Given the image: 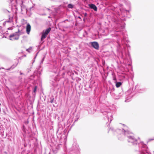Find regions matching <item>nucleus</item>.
Returning <instances> with one entry per match:
<instances>
[{
  "label": "nucleus",
  "mask_w": 154,
  "mask_h": 154,
  "mask_svg": "<svg viewBox=\"0 0 154 154\" xmlns=\"http://www.w3.org/2000/svg\"><path fill=\"white\" fill-rule=\"evenodd\" d=\"M34 61H35V60H34L33 61V63H33L34 62Z\"/></svg>",
  "instance_id": "31"
},
{
  "label": "nucleus",
  "mask_w": 154,
  "mask_h": 154,
  "mask_svg": "<svg viewBox=\"0 0 154 154\" xmlns=\"http://www.w3.org/2000/svg\"><path fill=\"white\" fill-rule=\"evenodd\" d=\"M113 80H115V81H116V78L115 77V76H113Z\"/></svg>",
  "instance_id": "21"
},
{
  "label": "nucleus",
  "mask_w": 154,
  "mask_h": 154,
  "mask_svg": "<svg viewBox=\"0 0 154 154\" xmlns=\"http://www.w3.org/2000/svg\"><path fill=\"white\" fill-rule=\"evenodd\" d=\"M48 18H52V17H51L50 16H49Z\"/></svg>",
  "instance_id": "28"
},
{
  "label": "nucleus",
  "mask_w": 154,
  "mask_h": 154,
  "mask_svg": "<svg viewBox=\"0 0 154 154\" xmlns=\"http://www.w3.org/2000/svg\"><path fill=\"white\" fill-rule=\"evenodd\" d=\"M37 89V87L36 86H35L33 90V91L34 92H35Z\"/></svg>",
  "instance_id": "19"
},
{
  "label": "nucleus",
  "mask_w": 154,
  "mask_h": 154,
  "mask_svg": "<svg viewBox=\"0 0 154 154\" xmlns=\"http://www.w3.org/2000/svg\"><path fill=\"white\" fill-rule=\"evenodd\" d=\"M24 128V125H23V128Z\"/></svg>",
  "instance_id": "30"
},
{
  "label": "nucleus",
  "mask_w": 154,
  "mask_h": 154,
  "mask_svg": "<svg viewBox=\"0 0 154 154\" xmlns=\"http://www.w3.org/2000/svg\"><path fill=\"white\" fill-rule=\"evenodd\" d=\"M154 140V138L153 139H149V141H150L151 140Z\"/></svg>",
  "instance_id": "23"
},
{
  "label": "nucleus",
  "mask_w": 154,
  "mask_h": 154,
  "mask_svg": "<svg viewBox=\"0 0 154 154\" xmlns=\"http://www.w3.org/2000/svg\"><path fill=\"white\" fill-rule=\"evenodd\" d=\"M20 35V32L18 30V32H15L11 34L9 36V39L11 40L14 41L18 40L19 38V36Z\"/></svg>",
  "instance_id": "4"
},
{
  "label": "nucleus",
  "mask_w": 154,
  "mask_h": 154,
  "mask_svg": "<svg viewBox=\"0 0 154 154\" xmlns=\"http://www.w3.org/2000/svg\"><path fill=\"white\" fill-rule=\"evenodd\" d=\"M17 65V64H16V65H13L10 68H8L7 69H6V70H10L11 69H13Z\"/></svg>",
  "instance_id": "13"
},
{
  "label": "nucleus",
  "mask_w": 154,
  "mask_h": 154,
  "mask_svg": "<svg viewBox=\"0 0 154 154\" xmlns=\"http://www.w3.org/2000/svg\"><path fill=\"white\" fill-rule=\"evenodd\" d=\"M90 7L94 10V11H96L97 10V7L94 4H91L89 5Z\"/></svg>",
  "instance_id": "9"
},
{
  "label": "nucleus",
  "mask_w": 154,
  "mask_h": 154,
  "mask_svg": "<svg viewBox=\"0 0 154 154\" xmlns=\"http://www.w3.org/2000/svg\"><path fill=\"white\" fill-rule=\"evenodd\" d=\"M12 20H8V21H6L5 22V23H9V22H10V23L13 22V21H12Z\"/></svg>",
  "instance_id": "17"
},
{
  "label": "nucleus",
  "mask_w": 154,
  "mask_h": 154,
  "mask_svg": "<svg viewBox=\"0 0 154 154\" xmlns=\"http://www.w3.org/2000/svg\"><path fill=\"white\" fill-rule=\"evenodd\" d=\"M45 58V57H44L42 58V60H41V62H40V63L41 64H42V63H43V61H44V60Z\"/></svg>",
  "instance_id": "18"
},
{
  "label": "nucleus",
  "mask_w": 154,
  "mask_h": 154,
  "mask_svg": "<svg viewBox=\"0 0 154 154\" xmlns=\"http://www.w3.org/2000/svg\"><path fill=\"white\" fill-rule=\"evenodd\" d=\"M122 83L121 82H116V87L118 88L120 86L122 85Z\"/></svg>",
  "instance_id": "11"
},
{
  "label": "nucleus",
  "mask_w": 154,
  "mask_h": 154,
  "mask_svg": "<svg viewBox=\"0 0 154 154\" xmlns=\"http://www.w3.org/2000/svg\"><path fill=\"white\" fill-rule=\"evenodd\" d=\"M79 117V113H77L75 116V122L77 121Z\"/></svg>",
  "instance_id": "12"
},
{
  "label": "nucleus",
  "mask_w": 154,
  "mask_h": 154,
  "mask_svg": "<svg viewBox=\"0 0 154 154\" xmlns=\"http://www.w3.org/2000/svg\"><path fill=\"white\" fill-rule=\"evenodd\" d=\"M125 40L127 42H128V40H126L125 37H123V39L121 40V43L120 42V39H118L117 40V43L118 44V46L117 47L118 49L119 50H120V48L121 45H122L124 48V49L121 51L120 53L121 58L123 60L125 59L126 57H127L128 56L129 57L130 56V54L128 48H130V46L128 44H123Z\"/></svg>",
  "instance_id": "2"
},
{
  "label": "nucleus",
  "mask_w": 154,
  "mask_h": 154,
  "mask_svg": "<svg viewBox=\"0 0 154 154\" xmlns=\"http://www.w3.org/2000/svg\"><path fill=\"white\" fill-rule=\"evenodd\" d=\"M116 131L118 134V137L119 140H122L126 138L128 142L131 143L133 145H138L139 146L140 145V146H142V148H141L142 149L140 151L142 152H140L139 154H144L143 151L146 150V146L143 142L139 144L138 143V140L135 138L132 133L128 130H126L122 128L117 129Z\"/></svg>",
  "instance_id": "1"
},
{
  "label": "nucleus",
  "mask_w": 154,
  "mask_h": 154,
  "mask_svg": "<svg viewBox=\"0 0 154 154\" xmlns=\"http://www.w3.org/2000/svg\"><path fill=\"white\" fill-rule=\"evenodd\" d=\"M53 151L54 154H56L57 152V150H53Z\"/></svg>",
  "instance_id": "22"
},
{
  "label": "nucleus",
  "mask_w": 154,
  "mask_h": 154,
  "mask_svg": "<svg viewBox=\"0 0 154 154\" xmlns=\"http://www.w3.org/2000/svg\"><path fill=\"white\" fill-rule=\"evenodd\" d=\"M114 128H110V130H111L112 131H113L114 130Z\"/></svg>",
  "instance_id": "24"
},
{
  "label": "nucleus",
  "mask_w": 154,
  "mask_h": 154,
  "mask_svg": "<svg viewBox=\"0 0 154 154\" xmlns=\"http://www.w3.org/2000/svg\"><path fill=\"white\" fill-rule=\"evenodd\" d=\"M103 114L106 115L107 118L109 121V123H110L113 119L111 113L110 112H108L107 113L106 112H103Z\"/></svg>",
  "instance_id": "6"
},
{
  "label": "nucleus",
  "mask_w": 154,
  "mask_h": 154,
  "mask_svg": "<svg viewBox=\"0 0 154 154\" xmlns=\"http://www.w3.org/2000/svg\"><path fill=\"white\" fill-rule=\"evenodd\" d=\"M91 46L96 50L98 49L99 48V45L97 42H93L90 43Z\"/></svg>",
  "instance_id": "7"
},
{
  "label": "nucleus",
  "mask_w": 154,
  "mask_h": 154,
  "mask_svg": "<svg viewBox=\"0 0 154 154\" xmlns=\"http://www.w3.org/2000/svg\"><path fill=\"white\" fill-rule=\"evenodd\" d=\"M51 30V28L49 27L46 30H44L43 31L41 38V41H42L46 38L48 34L50 32Z\"/></svg>",
  "instance_id": "5"
},
{
  "label": "nucleus",
  "mask_w": 154,
  "mask_h": 154,
  "mask_svg": "<svg viewBox=\"0 0 154 154\" xmlns=\"http://www.w3.org/2000/svg\"><path fill=\"white\" fill-rule=\"evenodd\" d=\"M68 7L69 8L72 9L73 8L74 6L71 4H69L68 5Z\"/></svg>",
  "instance_id": "16"
},
{
  "label": "nucleus",
  "mask_w": 154,
  "mask_h": 154,
  "mask_svg": "<svg viewBox=\"0 0 154 154\" xmlns=\"http://www.w3.org/2000/svg\"><path fill=\"white\" fill-rule=\"evenodd\" d=\"M38 54V53H37L35 55V57H34V59H35V58H36V56H37V55Z\"/></svg>",
  "instance_id": "26"
},
{
  "label": "nucleus",
  "mask_w": 154,
  "mask_h": 154,
  "mask_svg": "<svg viewBox=\"0 0 154 154\" xmlns=\"http://www.w3.org/2000/svg\"><path fill=\"white\" fill-rule=\"evenodd\" d=\"M1 105V103H0V106Z\"/></svg>",
  "instance_id": "37"
},
{
  "label": "nucleus",
  "mask_w": 154,
  "mask_h": 154,
  "mask_svg": "<svg viewBox=\"0 0 154 154\" xmlns=\"http://www.w3.org/2000/svg\"><path fill=\"white\" fill-rule=\"evenodd\" d=\"M123 20H113L114 22L116 25L115 31L116 32H119L120 33L123 35V32L121 31L123 30L125 27V23L123 21Z\"/></svg>",
  "instance_id": "3"
},
{
  "label": "nucleus",
  "mask_w": 154,
  "mask_h": 154,
  "mask_svg": "<svg viewBox=\"0 0 154 154\" xmlns=\"http://www.w3.org/2000/svg\"><path fill=\"white\" fill-rule=\"evenodd\" d=\"M127 100H125V102H127Z\"/></svg>",
  "instance_id": "29"
},
{
  "label": "nucleus",
  "mask_w": 154,
  "mask_h": 154,
  "mask_svg": "<svg viewBox=\"0 0 154 154\" xmlns=\"http://www.w3.org/2000/svg\"><path fill=\"white\" fill-rule=\"evenodd\" d=\"M17 20H15V21H17Z\"/></svg>",
  "instance_id": "35"
},
{
  "label": "nucleus",
  "mask_w": 154,
  "mask_h": 154,
  "mask_svg": "<svg viewBox=\"0 0 154 154\" xmlns=\"http://www.w3.org/2000/svg\"><path fill=\"white\" fill-rule=\"evenodd\" d=\"M8 1L11 3L14 0H8ZM15 2H16L17 4L19 3L20 2H21L22 1L21 0H15Z\"/></svg>",
  "instance_id": "10"
},
{
  "label": "nucleus",
  "mask_w": 154,
  "mask_h": 154,
  "mask_svg": "<svg viewBox=\"0 0 154 154\" xmlns=\"http://www.w3.org/2000/svg\"><path fill=\"white\" fill-rule=\"evenodd\" d=\"M120 11L122 13L123 12V11H125L126 12H129V10H125L123 8H120Z\"/></svg>",
  "instance_id": "14"
},
{
  "label": "nucleus",
  "mask_w": 154,
  "mask_h": 154,
  "mask_svg": "<svg viewBox=\"0 0 154 154\" xmlns=\"http://www.w3.org/2000/svg\"><path fill=\"white\" fill-rule=\"evenodd\" d=\"M126 129V127H125V129Z\"/></svg>",
  "instance_id": "34"
},
{
  "label": "nucleus",
  "mask_w": 154,
  "mask_h": 154,
  "mask_svg": "<svg viewBox=\"0 0 154 154\" xmlns=\"http://www.w3.org/2000/svg\"><path fill=\"white\" fill-rule=\"evenodd\" d=\"M31 30V26L29 23H28L26 27V32L27 34H29Z\"/></svg>",
  "instance_id": "8"
},
{
  "label": "nucleus",
  "mask_w": 154,
  "mask_h": 154,
  "mask_svg": "<svg viewBox=\"0 0 154 154\" xmlns=\"http://www.w3.org/2000/svg\"><path fill=\"white\" fill-rule=\"evenodd\" d=\"M85 20H84V22H85Z\"/></svg>",
  "instance_id": "33"
},
{
  "label": "nucleus",
  "mask_w": 154,
  "mask_h": 154,
  "mask_svg": "<svg viewBox=\"0 0 154 154\" xmlns=\"http://www.w3.org/2000/svg\"><path fill=\"white\" fill-rule=\"evenodd\" d=\"M20 75H21L23 74V73H22L21 72H20Z\"/></svg>",
  "instance_id": "27"
},
{
  "label": "nucleus",
  "mask_w": 154,
  "mask_h": 154,
  "mask_svg": "<svg viewBox=\"0 0 154 154\" xmlns=\"http://www.w3.org/2000/svg\"><path fill=\"white\" fill-rule=\"evenodd\" d=\"M31 48V47H30V48H29V49H26V51H29V50Z\"/></svg>",
  "instance_id": "25"
},
{
  "label": "nucleus",
  "mask_w": 154,
  "mask_h": 154,
  "mask_svg": "<svg viewBox=\"0 0 154 154\" xmlns=\"http://www.w3.org/2000/svg\"><path fill=\"white\" fill-rule=\"evenodd\" d=\"M67 20V21H68V20Z\"/></svg>",
  "instance_id": "32"
},
{
  "label": "nucleus",
  "mask_w": 154,
  "mask_h": 154,
  "mask_svg": "<svg viewBox=\"0 0 154 154\" xmlns=\"http://www.w3.org/2000/svg\"><path fill=\"white\" fill-rule=\"evenodd\" d=\"M54 98L53 96H51L50 97V103H53L54 102Z\"/></svg>",
  "instance_id": "15"
},
{
  "label": "nucleus",
  "mask_w": 154,
  "mask_h": 154,
  "mask_svg": "<svg viewBox=\"0 0 154 154\" xmlns=\"http://www.w3.org/2000/svg\"><path fill=\"white\" fill-rule=\"evenodd\" d=\"M129 8L130 7V5L129 6Z\"/></svg>",
  "instance_id": "36"
},
{
  "label": "nucleus",
  "mask_w": 154,
  "mask_h": 154,
  "mask_svg": "<svg viewBox=\"0 0 154 154\" xmlns=\"http://www.w3.org/2000/svg\"><path fill=\"white\" fill-rule=\"evenodd\" d=\"M12 29H13V28L12 27H9L8 28V30H12Z\"/></svg>",
  "instance_id": "20"
}]
</instances>
